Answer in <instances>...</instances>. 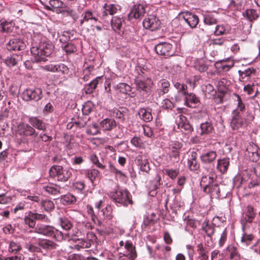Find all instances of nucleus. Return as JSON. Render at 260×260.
Instances as JSON below:
<instances>
[{"instance_id":"obj_40","label":"nucleus","mask_w":260,"mask_h":260,"mask_svg":"<svg viewBox=\"0 0 260 260\" xmlns=\"http://www.w3.org/2000/svg\"><path fill=\"white\" fill-rule=\"evenodd\" d=\"M216 178V175L213 171L209 172L207 175L203 176L202 177L201 181V186L204 188L206 185H208V184L212 183Z\"/></svg>"},{"instance_id":"obj_43","label":"nucleus","mask_w":260,"mask_h":260,"mask_svg":"<svg viewBox=\"0 0 260 260\" xmlns=\"http://www.w3.org/2000/svg\"><path fill=\"white\" fill-rule=\"evenodd\" d=\"M14 23L12 21L5 20L0 21V32H11Z\"/></svg>"},{"instance_id":"obj_27","label":"nucleus","mask_w":260,"mask_h":260,"mask_svg":"<svg viewBox=\"0 0 260 260\" xmlns=\"http://www.w3.org/2000/svg\"><path fill=\"white\" fill-rule=\"evenodd\" d=\"M124 19L123 17H113L111 19V24L113 30L120 35L121 32H122L121 28Z\"/></svg>"},{"instance_id":"obj_8","label":"nucleus","mask_w":260,"mask_h":260,"mask_svg":"<svg viewBox=\"0 0 260 260\" xmlns=\"http://www.w3.org/2000/svg\"><path fill=\"white\" fill-rule=\"evenodd\" d=\"M59 221L61 228L68 231L67 235L69 238L79 237L81 235V233L77 228H73V224L69 218L61 217L59 218Z\"/></svg>"},{"instance_id":"obj_52","label":"nucleus","mask_w":260,"mask_h":260,"mask_svg":"<svg viewBox=\"0 0 260 260\" xmlns=\"http://www.w3.org/2000/svg\"><path fill=\"white\" fill-rule=\"evenodd\" d=\"M174 86L177 90L178 92L183 96H185L188 93L187 86L183 83L175 82Z\"/></svg>"},{"instance_id":"obj_53","label":"nucleus","mask_w":260,"mask_h":260,"mask_svg":"<svg viewBox=\"0 0 260 260\" xmlns=\"http://www.w3.org/2000/svg\"><path fill=\"white\" fill-rule=\"evenodd\" d=\"M100 175V172L95 169H88L86 171L85 175L88 178L92 183H93L95 179L98 177Z\"/></svg>"},{"instance_id":"obj_3","label":"nucleus","mask_w":260,"mask_h":260,"mask_svg":"<svg viewBox=\"0 0 260 260\" xmlns=\"http://www.w3.org/2000/svg\"><path fill=\"white\" fill-rule=\"evenodd\" d=\"M253 118L254 117L248 112L246 113V115L232 113L230 125L233 129L237 130L243 126L247 125Z\"/></svg>"},{"instance_id":"obj_41","label":"nucleus","mask_w":260,"mask_h":260,"mask_svg":"<svg viewBox=\"0 0 260 260\" xmlns=\"http://www.w3.org/2000/svg\"><path fill=\"white\" fill-rule=\"evenodd\" d=\"M200 128L201 129L200 134L202 136L210 134L214 130L212 123L208 121L201 123Z\"/></svg>"},{"instance_id":"obj_62","label":"nucleus","mask_w":260,"mask_h":260,"mask_svg":"<svg viewBox=\"0 0 260 260\" xmlns=\"http://www.w3.org/2000/svg\"><path fill=\"white\" fill-rule=\"evenodd\" d=\"M20 250H21V246L19 244L13 241L10 242L9 247L10 252L17 253Z\"/></svg>"},{"instance_id":"obj_6","label":"nucleus","mask_w":260,"mask_h":260,"mask_svg":"<svg viewBox=\"0 0 260 260\" xmlns=\"http://www.w3.org/2000/svg\"><path fill=\"white\" fill-rule=\"evenodd\" d=\"M256 213L254 211V208L252 206L248 205L243 209L240 219V223L244 232L249 227L248 224L253 222Z\"/></svg>"},{"instance_id":"obj_34","label":"nucleus","mask_w":260,"mask_h":260,"mask_svg":"<svg viewBox=\"0 0 260 260\" xmlns=\"http://www.w3.org/2000/svg\"><path fill=\"white\" fill-rule=\"evenodd\" d=\"M32 127H35L39 130L45 131L46 129L45 123L37 117H31L28 119Z\"/></svg>"},{"instance_id":"obj_45","label":"nucleus","mask_w":260,"mask_h":260,"mask_svg":"<svg viewBox=\"0 0 260 260\" xmlns=\"http://www.w3.org/2000/svg\"><path fill=\"white\" fill-rule=\"evenodd\" d=\"M135 83L137 90L140 92L144 91L146 93L148 92L149 89L148 84L144 81L139 79V77H137L135 79Z\"/></svg>"},{"instance_id":"obj_24","label":"nucleus","mask_w":260,"mask_h":260,"mask_svg":"<svg viewBox=\"0 0 260 260\" xmlns=\"http://www.w3.org/2000/svg\"><path fill=\"white\" fill-rule=\"evenodd\" d=\"M104 11L102 13V18L104 19L108 14L112 15L120 11L121 7L119 5L115 4H106L104 7Z\"/></svg>"},{"instance_id":"obj_17","label":"nucleus","mask_w":260,"mask_h":260,"mask_svg":"<svg viewBox=\"0 0 260 260\" xmlns=\"http://www.w3.org/2000/svg\"><path fill=\"white\" fill-rule=\"evenodd\" d=\"M25 47L24 42L22 40L16 38L11 39L7 44V47L9 50H22L25 48Z\"/></svg>"},{"instance_id":"obj_56","label":"nucleus","mask_w":260,"mask_h":260,"mask_svg":"<svg viewBox=\"0 0 260 260\" xmlns=\"http://www.w3.org/2000/svg\"><path fill=\"white\" fill-rule=\"evenodd\" d=\"M102 212L104 218L108 220L111 219L113 217V209L111 205H107L106 207L102 210Z\"/></svg>"},{"instance_id":"obj_61","label":"nucleus","mask_w":260,"mask_h":260,"mask_svg":"<svg viewBox=\"0 0 260 260\" xmlns=\"http://www.w3.org/2000/svg\"><path fill=\"white\" fill-rule=\"evenodd\" d=\"M204 22L205 24L212 25L217 23V20L212 15L208 14L204 17Z\"/></svg>"},{"instance_id":"obj_38","label":"nucleus","mask_w":260,"mask_h":260,"mask_svg":"<svg viewBox=\"0 0 260 260\" xmlns=\"http://www.w3.org/2000/svg\"><path fill=\"white\" fill-rule=\"evenodd\" d=\"M86 208L88 215L90 217L91 220L94 224L101 226L102 223L99 219L97 215L94 211L93 207L91 205L88 204L87 205Z\"/></svg>"},{"instance_id":"obj_31","label":"nucleus","mask_w":260,"mask_h":260,"mask_svg":"<svg viewBox=\"0 0 260 260\" xmlns=\"http://www.w3.org/2000/svg\"><path fill=\"white\" fill-rule=\"evenodd\" d=\"M158 87L157 91L159 95L166 94L170 90V82L166 79H162L158 82Z\"/></svg>"},{"instance_id":"obj_35","label":"nucleus","mask_w":260,"mask_h":260,"mask_svg":"<svg viewBox=\"0 0 260 260\" xmlns=\"http://www.w3.org/2000/svg\"><path fill=\"white\" fill-rule=\"evenodd\" d=\"M102 80V77H97L89 83L86 84L84 87V91L86 94H91L94 92L99 83Z\"/></svg>"},{"instance_id":"obj_57","label":"nucleus","mask_w":260,"mask_h":260,"mask_svg":"<svg viewBox=\"0 0 260 260\" xmlns=\"http://www.w3.org/2000/svg\"><path fill=\"white\" fill-rule=\"evenodd\" d=\"M179 169H166L163 170V173L172 180H174L176 178L177 176L179 175Z\"/></svg>"},{"instance_id":"obj_28","label":"nucleus","mask_w":260,"mask_h":260,"mask_svg":"<svg viewBox=\"0 0 260 260\" xmlns=\"http://www.w3.org/2000/svg\"><path fill=\"white\" fill-rule=\"evenodd\" d=\"M61 189L59 186L53 183H49L43 185L42 187V189L44 191L52 195H57L61 193Z\"/></svg>"},{"instance_id":"obj_37","label":"nucleus","mask_w":260,"mask_h":260,"mask_svg":"<svg viewBox=\"0 0 260 260\" xmlns=\"http://www.w3.org/2000/svg\"><path fill=\"white\" fill-rule=\"evenodd\" d=\"M21 60V56L17 54H13L5 59L4 62L9 67H14Z\"/></svg>"},{"instance_id":"obj_48","label":"nucleus","mask_w":260,"mask_h":260,"mask_svg":"<svg viewBox=\"0 0 260 260\" xmlns=\"http://www.w3.org/2000/svg\"><path fill=\"white\" fill-rule=\"evenodd\" d=\"M230 81L225 78H222L217 81L216 86L218 90L221 93L226 91L228 87L230 85Z\"/></svg>"},{"instance_id":"obj_15","label":"nucleus","mask_w":260,"mask_h":260,"mask_svg":"<svg viewBox=\"0 0 260 260\" xmlns=\"http://www.w3.org/2000/svg\"><path fill=\"white\" fill-rule=\"evenodd\" d=\"M172 45L166 42L160 43L155 47L156 53L160 55L171 56L173 54Z\"/></svg>"},{"instance_id":"obj_4","label":"nucleus","mask_w":260,"mask_h":260,"mask_svg":"<svg viewBox=\"0 0 260 260\" xmlns=\"http://www.w3.org/2000/svg\"><path fill=\"white\" fill-rule=\"evenodd\" d=\"M110 196L115 202L124 206L132 205L133 203L131 193L127 190H116L111 192Z\"/></svg>"},{"instance_id":"obj_12","label":"nucleus","mask_w":260,"mask_h":260,"mask_svg":"<svg viewBox=\"0 0 260 260\" xmlns=\"http://www.w3.org/2000/svg\"><path fill=\"white\" fill-rule=\"evenodd\" d=\"M145 13V8L144 5L140 4H136L133 7L128 15V20L132 21L134 19H141L144 16Z\"/></svg>"},{"instance_id":"obj_59","label":"nucleus","mask_w":260,"mask_h":260,"mask_svg":"<svg viewBox=\"0 0 260 260\" xmlns=\"http://www.w3.org/2000/svg\"><path fill=\"white\" fill-rule=\"evenodd\" d=\"M42 207L46 211H51L54 208V204L53 201L51 200H41Z\"/></svg>"},{"instance_id":"obj_22","label":"nucleus","mask_w":260,"mask_h":260,"mask_svg":"<svg viewBox=\"0 0 260 260\" xmlns=\"http://www.w3.org/2000/svg\"><path fill=\"white\" fill-rule=\"evenodd\" d=\"M82 16L83 18L80 20V25H82L85 21H94V22H97L99 21V17L102 18V16L100 14L91 12L90 10L85 11Z\"/></svg>"},{"instance_id":"obj_5","label":"nucleus","mask_w":260,"mask_h":260,"mask_svg":"<svg viewBox=\"0 0 260 260\" xmlns=\"http://www.w3.org/2000/svg\"><path fill=\"white\" fill-rule=\"evenodd\" d=\"M17 137H20L21 142L27 141V137L29 136L36 137L38 133H36L35 128L27 123H21L18 125L16 131Z\"/></svg>"},{"instance_id":"obj_49","label":"nucleus","mask_w":260,"mask_h":260,"mask_svg":"<svg viewBox=\"0 0 260 260\" xmlns=\"http://www.w3.org/2000/svg\"><path fill=\"white\" fill-rule=\"evenodd\" d=\"M24 221L25 224L29 228H33L36 225V219L34 216V213L29 211L28 214L25 216Z\"/></svg>"},{"instance_id":"obj_18","label":"nucleus","mask_w":260,"mask_h":260,"mask_svg":"<svg viewBox=\"0 0 260 260\" xmlns=\"http://www.w3.org/2000/svg\"><path fill=\"white\" fill-rule=\"evenodd\" d=\"M137 165L139 167L140 170L147 174L150 171V163L148 159L142 154H139L136 158Z\"/></svg>"},{"instance_id":"obj_20","label":"nucleus","mask_w":260,"mask_h":260,"mask_svg":"<svg viewBox=\"0 0 260 260\" xmlns=\"http://www.w3.org/2000/svg\"><path fill=\"white\" fill-rule=\"evenodd\" d=\"M200 103V99L193 93H187L184 96V105L187 107L194 108Z\"/></svg>"},{"instance_id":"obj_55","label":"nucleus","mask_w":260,"mask_h":260,"mask_svg":"<svg viewBox=\"0 0 260 260\" xmlns=\"http://www.w3.org/2000/svg\"><path fill=\"white\" fill-rule=\"evenodd\" d=\"M61 202L64 205H70L75 203L77 200L76 197L71 193L62 196L61 198Z\"/></svg>"},{"instance_id":"obj_47","label":"nucleus","mask_w":260,"mask_h":260,"mask_svg":"<svg viewBox=\"0 0 260 260\" xmlns=\"http://www.w3.org/2000/svg\"><path fill=\"white\" fill-rule=\"evenodd\" d=\"M49 5L53 8V12L56 11L58 13H61L62 12V8L64 4L60 0H50Z\"/></svg>"},{"instance_id":"obj_13","label":"nucleus","mask_w":260,"mask_h":260,"mask_svg":"<svg viewBox=\"0 0 260 260\" xmlns=\"http://www.w3.org/2000/svg\"><path fill=\"white\" fill-rule=\"evenodd\" d=\"M197 158L198 153L196 151H191L189 152L187 166L190 171H196L200 168V164Z\"/></svg>"},{"instance_id":"obj_63","label":"nucleus","mask_w":260,"mask_h":260,"mask_svg":"<svg viewBox=\"0 0 260 260\" xmlns=\"http://www.w3.org/2000/svg\"><path fill=\"white\" fill-rule=\"evenodd\" d=\"M90 160L99 168L104 170L106 168V166L99 161L98 156L95 154H92L90 157Z\"/></svg>"},{"instance_id":"obj_11","label":"nucleus","mask_w":260,"mask_h":260,"mask_svg":"<svg viewBox=\"0 0 260 260\" xmlns=\"http://www.w3.org/2000/svg\"><path fill=\"white\" fill-rule=\"evenodd\" d=\"M179 17L191 28H196L199 22L198 16L188 11L180 13Z\"/></svg>"},{"instance_id":"obj_2","label":"nucleus","mask_w":260,"mask_h":260,"mask_svg":"<svg viewBox=\"0 0 260 260\" xmlns=\"http://www.w3.org/2000/svg\"><path fill=\"white\" fill-rule=\"evenodd\" d=\"M51 177L56 178L58 181L66 182L72 176V170L69 168H63L61 166L54 165L49 170Z\"/></svg>"},{"instance_id":"obj_29","label":"nucleus","mask_w":260,"mask_h":260,"mask_svg":"<svg viewBox=\"0 0 260 260\" xmlns=\"http://www.w3.org/2000/svg\"><path fill=\"white\" fill-rule=\"evenodd\" d=\"M226 254L229 260H241V257L238 249L233 245H229L226 248Z\"/></svg>"},{"instance_id":"obj_23","label":"nucleus","mask_w":260,"mask_h":260,"mask_svg":"<svg viewBox=\"0 0 260 260\" xmlns=\"http://www.w3.org/2000/svg\"><path fill=\"white\" fill-rule=\"evenodd\" d=\"M238 73L240 80L245 82L248 81L251 77L255 76L256 70L253 67H248L243 71L239 70Z\"/></svg>"},{"instance_id":"obj_1","label":"nucleus","mask_w":260,"mask_h":260,"mask_svg":"<svg viewBox=\"0 0 260 260\" xmlns=\"http://www.w3.org/2000/svg\"><path fill=\"white\" fill-rule=\"evenodd\" d=\"M54 47L49 41L41 42L39 44L32 43L30 48L36 62L45 61L46 57L50 56L54 51Z\"/></svg>"},{"instance_id":"obj_44","label":"nucleus","mask_w":260,"mask_h":260,"mask_svg":"<svg viewBox=\"0 0 260 260\" xmlns=\"http://www.w3.org/2000/svg\"><path fill=\"white\" fill-rule=\"evenodd\" d=\"M179 117L180 121L178 124V126L188 132H192L193 131V127L189 123L186 121V117L182 115H179Z\"/></svg>"},{"instance_id":"obj_64","label":"nucleus","mask_w":260,"mask_h":260,"mask_svg":"<svg viewBox=\"0 0 260 260\" xmlns=\"http://www.w3.org/2000/svg\"><path fill=\"white\" fill-rule=\"evenodd\" d=\"M73 187L74 189L81 192L85 189V184L84 181H78L73 183Z\"/></svg>"},{"instance_id":"obj_9","label":"nucleus","mask_w":260,"mask_h":260,"mask_svg":"<svg viewBox=\"0 0 260 260\" xmlns=\"http://www.w3.org/2000/svg\"><path fill=\"white\" fill-rule=\"evenodd\" d=\"M42 90L41 88L26 89L22 93V99L26 102L38 101L42 99Z\"/></svg>"},{"instance_id":"obj_26","label":"nucleus","mask_w":260,"mask_h":260,"mask_svg":"<svg viewBox=\"0 0 260 260\" xmlns=\"http://www.w3.org/2000/svg\"><path fill=\"white\" fill-rule=\"evenodd\" d=\"M234 66V62L233 61H226L222 60L217 61L215 63V68L219 72H226L231 69Z\"/></svg>"},{"instance_id":"obj_46","label":"nucleus","mask_w":260,"mask_h":260,"mask_svg":"<svg viewBox=\"0 0 260 260\" xmlns=\"http://www.w3.org/2000/svg\"><path fill=\"white\" fill-rule=\"evenodd\" d=\"M243 15L250 21H253L257 19L259 17L257 11L253 9H247L243 13Z\"/></svg>"},{"instance_id":"obj_33","label":"nucleus","mask_w":260,"mask_h":260,"mask_svg":"<svg viewBox=\"0 0 260 260\" xmlns=\"http://www.w3.org/2000/svg\"><path fill=\"white\" fill-rule=\"evenodd\" d=\"M230 166V158L223 157L218 159L217 164V169L222 174L225 173Z\"/></svg>"},{"instance_id":"obj_36","label":"nucleus","mask_w":260,"mask_h":260,"mask_svg":"<svg viewBox=\"0 0 260 260\" xmlns=\"http://www.w3.org/2000/svg\"><path fill=\"white\" fill-rule=\"evenodd\" d=\"M101 127L104 131H110L116 127L117 124L113 119L106 118L100 123Z\"/></svg>"},{"instance_id":"obj_54","label":"nucleus","mask_w":260,"mask_h":260,"mask_svg":"<svg viewBox=\"0 0 260 260\" xmlns=\"http://www.w3.org/2000/svg\"><path fill=\"white\" fill-rule=\"evenodd\" d=\"M75 34L76 31L74 30L64 31L63 34L60 37V41L66 42L71 39H74V36Z\"/></svg>"},{"instance_id":"obj_42","label":"nucleus","mask_w":260,"mask_h":260,"mask_svg":"<svg viewBox=\"0 0 260 260\" xmlns=\"http://www.w3.org/2000/svg\"><path fill=\"white\" fill-rule=\"evenodd\" d=\"M235 96L237 98L238 103L236 109L234 110L232 113L244 115V112L246 110L245 104L239 95L235 94Z\"/></svg>"},{"instance_id":"obj_16","label":"nucleus","mask_w":260,"mask_h":260,"mask_svg":"<svg viewBox=\"0 0 260 260\" xmlns=\"http://www.w3.org/2000/svg\"><path fill=\"white\" fill-rule=\"evenodd\" d=\"M124 248L125 253L123 256L128 258L129 260H135L137 257L136 248L131 241H126L125 243Z\"/></svg>"},{"instance_id":"obj_14","label":"nucleus","mask_w":260,"mask_h":260,"mask_svg":"<svg viewBox=\"0 0 260 260\" xmlns=\"http://www.w3.org/2000/svg\"><path fill=\"white\" fill-rule=\"evenodd\" d=\"M182 146V143L178 141L171 142L168 147L170 158L179 160L180 158V150Z\"/></svg>"},{"instance_id":"obj_19","label":"nucleus","mask_w":260,"mask_h":260,"mask_svg":"<svg viewBox=\"0 0 260 260\" xmlns=\"http://www.w3.org/2000/svg\"><path fill=\"white\" fill-rule=\"evenodd\" d=\"M204 191L209 194L212 198H217L220 196V189L219 185L217 183H215L214 181L206 185L203 188Z\"/></svg>"},{"instance_id":"obj_7","label":"nucleus","mask_w":260,"mask_h":260,"mask_svg":"<svg viewBox=\"0 0 260 260\" xmlns=\"http://www.w3.org/2000/svg\"><path fill=\"white\" fill-rule=\"evenodd\" d=\"M36 229L39 234L52 237L57 241H61L63 239L62 233L52 226L41 225L38 226Z\"/></svg>"},{"instance_id":"obj_25","label":"nucleus","mask_w":260,"mask_h":260,"mask_svg":"<svg viewBox=\"0 0 260 260\" xmlns=\"http://www.w3.org/2000/svg\"><path fill=\"white\" fill-rule=\"evenodd\" d=\"M38 245L47 251H51L56 249L58 245L52 240L46 239H39Z\"/></svg>"},{"instance_id":"obj_51","label":"nucleus","mask_w":260,"mask_h":260,"mask_svg":"<svg viewBox=\"0 0 260 260\" xmlns=\"http://www.w3.org/2000/svg\"><path fill=\"white\" fill-rule=\"evenodd\" d=\"M202 229L206 233L209 237H211L214 233V227L209 221H204L202 224Z\"/></svg>"},{"instance_id":"obj_60","label":"nucleus","mask_w":260,"mask_h":260,"mask_svg":"<svg viewBox=\"0 0 260 260\" xmlns=\"http://www.w3.org/2000/svg\"><path fill=\"white\" fill-rule=\"evenodd\" d=\"M131 144L137 148H142L144 145V142L142 138L140 137H134L131 140Z\"/></svg>"},{"instance_id":"obj_21","label":"nucleus","mask_w":260,"mask_h":260,"mask_svg":"<svg viewBox=\"0 0 260 260\" xmlns=\"http://www.w3.org/2000/svg\"><path fill=\"white\" fill-rule=\"evenodd\" d=\"M128 110L125 108H113L109 111L110 115L119 120L121 122H124L125 120V115Z\"/></svg>"},{"instance_id":"obj_58","label":"nucleus","mask_w":260,"mask_h":260,"mask_svg":"<svg viewBox=\"0 0 260 260\" xmlns=\"http://www.w3.org/2000/svg\"><path fill=\"white\" fill-rule=\"evenodd\" d=\"M63 50L67 55H70L77 51L76 45L72 43H68L64 46H62Z\"/></svg>"},{"instance_id":"obj_50","label":"nucleus","mask_w":260,"mask_h":260,"mask_svg":"<svg viewBox=\"0 0 260 260\" xmlns=\"http://www.w3.org/2000/svg\"><path fill=\"white\" fill-rule=\"evenodd\" d=\"M90 247V242L85 239H78L77 243L74 245V248L77 250L81 249L88 248Z\"/></svg>"},{"instance_id":"obj_30","label":"nucleus","mask_w":260,"mask_h":260,"mask_svg":"<svg viewBox=\"0 0 260 260\" xmlns=\"http://www.w3.org/2000/svg\"><path fill=\"white\" fill-rule=\"evenodd\" d=\"M217 155L216 151L211 150L202 154L200 156V159L203 164H211L215 161Z\"/></svg>"},{"instance_id":"obj_32","label":"nucleus","mask_w":260,"mask_h":260,"mask_svg":"<svg viewBox=\"0 0 260 260\" xmlns=\"http://www.w3.org/2000/svg\"><path fill=\"white\" fill-rule=\"evenodd\" d=\"M140 118L146 122L151 121L153 117L151 114V109L149 108H140L138 111Z\"/></svg>"},{"instance_id":"obj_10","label":"nucleus","mask_w":260,"mask_h":260,"mask_svg":"<svg viewBox=\"0 0 260 260\" xmlns=\"http://www.w3.org/2000/svg\"><path fill=\"white\" fill-rule=\"evenodd\" d=\"M160 24L161 22L159 19L153 15L148 16L143 21L144 27L151 31H154L159 29Z\"/></svg>"},{"instance_id":"obj_39","label":"nucleus","mask_w":260,"mask_h":260,"mask_svg":"<svg viewBox=\"0 0 260 260\" xmlns=\"http://www.w3.org/2000/svg\"><path fill=\"white\" fill-rule=\"evenodd\" d=\"M194 69L199 72L202 73L206 72L208 69V65L207 61L203 59H198L194 63Z\"/></svg>"}]
</instances>
